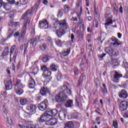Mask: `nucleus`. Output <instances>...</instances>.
I'll list each match as a JSON object with an SVG mask.
<instances>
[{
    "label": "nucleus",
    "mask_w": 128,
    "mask_h": 128,
    "mask_svg": "<svg viewBox=\"0 0 128 128\" xmlns=\"http://www.w3.org/2000/svg\"><path fill=\"white\" fill-rule=\"evenodd\" d=\"M32 10H34L33 7L28 10L22 16V20H26L24 22V25L21 31L20 36L22 37L24 36L26 34V29L28 28V26H30V22L28 21V14H32Z\"/></svg>",
    "instance_id": "1"
},
{
    "label": "nucleus",
    "mask_w": 128,
    "mask_h": 128,
    "mask_svg": "<svg viewBox=\"0 0 128 128\" xmlns=\"http://www.w3.org/2000/svg\"><path fill=\"white\" fill-rule=\"evenodd\" d=\"M68 88V86H64L61 87L60 90L58 94L56 96V100L57 102H64L66 100V88Z\"/></svg>",
    "instance_id": "2"
},
{
    "label": "nucleus",
    "mask_w": 128,
    "mask_h": 128,
    "mask_svg": "<svg viewBox=\"0 0 128 128\" xmlns=\"http://www.w3.org/2000/svg\"><path fill=\"white\" fill-rule=\"evenodd\" d=\"M68 24L65 20H60L56 22V24L52 26V30H56V28H60V30H68Z\"/></svg>",
    "instance_id": "3"
},
{
    "label": "nucleus",
    "mask_w": 128,
    "mask_h": 128,
    "mask_svg": "<svg viewBox=\"0 0 128 128\" xmlns=\"http://www.w3.org/2000/svg\"><path fill=\"white\" fill-rule=\"evenodd\" d=\"M105 52L108 54L110 56H118L120 52L118 50H114L112 48H105Z\"/></svg>",
    "instance_id": "4"
},
{
    "label": "nucleus",
    "mask_w": 128,
    "mask_h": 128,
    "mask_svg": "<svg viewBox=\"0 0 128 128\" xmlns=\"http://www.w3.org/2000/svg\"><path fill=\"white\" fill-rule=\"evenodd\" d=\"M122 78V74L114 71V76H112V80L114 82L118 84L120 82V78Z\"/></svg>",
    "instance_id": "5"
},
{
    "label": "nucleus",
    "mask_w": 128,
    "mask_h": 128,
    "mask_svg": "<svg viewBox=\"0 0 128 128\" xmlns=\"http://www.w3.org/2000/svg\"><path fill=\"white\" fill-rule=\"evenodd\" d=\"M50 120V118L46 114L44 113L40 118L37 119V122H39V124L44 122H48Z\"/></svg>",
    "instance_id": "6"
},
{
    "label": "nucleus",
    "mask_w": 128,
    "mask_h": 128,
    "mask_svg": "<svg viewBox=\"0 0 128 128\" xmlns=\"http://www.w3.org/2000/svg\"><path fill=\"white\" fill-rule=\"evenodd\" d=\"M41 70L43 72L42 76L44 78H48L52 75V72L48 71V68L46 66H42L41 67Z\"/></svg>",
    "instance_id": "7"
},
{
    "label": "nucleus",
    "mask_w": 128,
    "mask_h": 128,
    "mask_svg": "<svg viewBox=\"0 0 128 128\" xmlns=\"http://www.w3.org/2000/svg\"><path fill=\"white\" fill-rule=\"evenodd\" d=\"M18 50L16 45H14L11 47L10 50V56H12V54H13V58L14 60H16V56L18 54Z\"/></svg>",
    "instance_id": "8"
},
{
    "label": "nucleus",
    "mask_w": 128,
    "mask_h": 128,
    "mask_svg": "<svg viewBox=\"0 0 128 128\" xmlns=\"http://www.w3.org/2000/svg\"><path fill=\"white\" fill-rule=\"evenodd\" d=\"M32 124V122H26V124H18V126L20 128H36V124Z\"/></svg>",
    "instance_id": "9"
},
{
    "label": "nucleus",
    "mask_w": 128,
    "mask_h": 128,
    "mask_svg": "<svg viewBox=\"0 0 128 128\" xmlns=\"http://www.w3.org/2000/svg\"><path fill=\"white\" fill-rule=\"evenodd\" d=\"M48 102L47 100H44V101L42 102L38 105V108L42 112H44L46 110V108H48Z\"/></svg>",
    "instance_id": "10"
},
{
    "label": "nucleus",
    "mask_w": 128,
    "mask_h": 128,
    "mask_svg": "<svg viewBox=\"0 0 128 128\" xmlns=\"http://www.w3.org/2000/svg\"><path fill=\"white\" fill-rule=\"evenodd\" d=\"M77 8L74 10V12L77 14L78 18L82 14V6L80 5V3L76 4Z\"/></svg>",
    "instance_id": "11"
},
{
    "label": "nucleus",
    "mask_w": 128,
    "mask_h": 128,
    "mask_svg": "<svg viewBox=\"0 0 128 128\" xmlns=\"http://www.w3.org/2000/svg\"><path fill=\"white\" fill-rule=\"evenodd\" d=\"M36 108V106L34 104H31L26 107V110L32 114H35Z\"/></svg>",
    "instance_id": "12"
},
{
    "label": "nucleus",
    "mask_w": 128,
    "mask_h": 128,
    "mask_svg": "<svg viewBox=\"0 0 128 128\" xmlns=\"http://www.w3.org/2000/svg\"><path fill=\"white\" fill-rule=\"evenodd\" d=\"M128 108V102L126 101H122L120 103L119 110L121 112H124V110H126Z\"/></svg>",
    "instance_id": "13"
},
{
    "label": "nucleus",
    "mask_w": 128,
    "mask_h": 128,
    "mask_svg": "<svg viewBox=\"0 0 128 128\" xmlns=\"http://www.w3.org/2000/svg\"><path fill=\"white\" fill-rule=\"evenodd\" d=\"M118 96L120 98H128V94L126 90H122L118 93Z\"/></svg>",
    "instance_id": "14"
},
{
    "label": "nucleus",
    "mask_w": 128,
    "mask_h": 128,
    "mask_svg": "<svg viewBox=\"0 0 128 128\" xmlns=\"http://www.w3.org/2000/svg\"><path fill=\"white\" fill-rule=\"evenodd\" d=\"M56 30V34L58 38H62V36L66 34V30L58 28H57Z\"/></svg>",
    "instance_id": "15"
},
{
    "label": "nucleus",
    "mask_w": 128,
    "mask_h": 128,
    "mask_svg": "<svg viewBox=\"0 0 128 128\" xmlns=\"http://www.w3.org/2000/svg\"><path fill=\"white\" fill-rule=\"evenodd\" d=\"M50 89L46 86H43L40 90V94L42 96H46L48 94H50Z\"/></svg>",
    "instance_id": "16"
},
{
    "label": "nucleus",
    "mask_w": 128,
    "mask_h": 128,
    "mask_svg": "<svg viewBox=\"0 0 128 128\" xmlns=\"http://www.w3.org/2000/svg\"><path fill=\"white\" fill-rule=\"evenodd\" d=\"M39 24L40 26V28L43 30H46L48 28V23L46 20H42L39 22Z\"/></svg>",
    "instance_id": "17"
},
{
    "label": "nucleus",
    "mask_w": 128,
    "mask_h": 128,
    "mask_svg": "<svg viewBox=\"0 0 128 128\" xmlns=\"http://www.w3.org/2000/svg\"><path fill=\"white\" fill-rule=\"evenodd\" d=\"M5 84V87L7 90H12V80H9L8 82H4Z\"/></svg>",
    "instance_id": "18"
},
{
    "label": "nucleus",
    "mask_w": 128,
    "mask_h": 128,
    "mask_svg": "<svg viewBox=\"0 0 128 128\" xmlns=\"http://www.w3.org/2000/svg\"><path fill=\"white\" fill-rule=\"evenodd\" d=\"M21 88H24V86L20 82V80H17L16 84H15L14 90H20Z\"/></svg>",
    "instance_id": "19"
},
{
    "label": "nucleus",
    "mask_w": 128,
    "mask_h": 128,
    "mask_svg": "<svg viewBox=\"0 0 128 128\" xmlns=\"http://www.w3.org/2000/svg\"><path fill=\"white\" fill-rule=\"evenodd\" d=\"M28 86L30 88H34L36 86V82L32 79V78H30L29 80Z\"/></svg>",
    "instance_id": "20"
},
{
    "label": "nucleus",
    "mask_w": 128,
    "mask_h": 128,
    "mask_svg": "<svg viewBox=\"0 0 128 128\" xmlns=\"http://www.w3.org/2000/svg\"><path fill=\"white\" fill-rule=\"evenodd\" d=\"M9 52H8V48L6 47L4 52L2 53V55L0 56V60H4V56H8V54Z\"/></svg>",
    "instance_id": "21"
},
{
    "label": "nucleus",
    "mask_w": 128,
    "mask_h": 128,
    "mask_svg": "<svg viewBox=\"0 0 128 128\" xmlns=\"http://www.w3.org/2000/svg\"><path fill=\"white\" fill-rule=\"evenodd\" d=\"M56 124V120L52 118H52H50L48 121V122H46V124H48V126H54V124Z\"/></svg>",
    "instance_id": "22"
},
{
    "label": "nucleus",
    "mask_w": 128,
    "mask_h": 128,
    "mask_svg": "<svg viewBox=\"0 0 128 128\" xmlns=\"http://www.w3.org/2000/svg\"><path fill=\"white\" fill-rule=\"evenodd\" d=\"M112 40V42L110 43V44H112L113 46H120L122 44L118 42V40L114 38H111Z\"/></svg>",
    "instance_id": "23"
},
{
    "label": "nucleus",
    "mask_w": 128,
    "mask_h": 128,
    "mask_svg": "<svg viewBox=\"0 0 128 128\" xmlns=\"http://www.w3.org/2000/svg\"><path fill=\"white\" fill-rule=\"evenodd\" d=\"M59 118L61 120H64L66 118V112L62 111L59 113Z\"/></svg>",
    "instance_id": "24"
},
{
    "label": "nucleus",
    "mask_w": 128,
    "mask_h": 128,
    "mask_svg": "<svg viewBox=\"0 0 128 128\" xmlns=\"http://www.w3.org/2000/svg\"><path fill=\"white\" fill-rule=\"evenodd\" d=\"M18 24V22H14V20H10L8 23V26L11 28H16Z\"/></svg>",
    "instance_id": "25"
},
{
    "label": "nucleus",
    "mask_w": 128,
    "mask_h": 128,
    "mask_svg": "<svg viewBox=\"0 0 128 128\" xmlns=\"http://www.w3.org/2000/svg\"><path fill=\"white\" fill-rule=\"evenodd\" d=\"M110 24H112V19L110 18H107L106 20L104 26H110Z\"/></svg>",
    "instance_id": "26"
},
{
    "label": "nucleus",
    "mask_w": 128,
    "mask_h": 128,
    "mask_svg": "<svg viewBox=\"0 0 128 128\" xmlns=\"http://www.w3.org/2000/svg\"><path fill=\"white\" fill-rule=\"evenodd\" d=\"M64 128H74V124L72 122H69L65 124Z\"/></svg>",
    "instance_id": "27"
},
{
    "label": "nucleus",
    "mask_w": 128,
    "mask_h": 128,
    "mask_svg": "<svg viewBox=\"0 0 128 128\" xmlns=\"http://www.w3.org/2000/svg\"><path fill=\"white\" fill-rule=\"evenodd\" d=\"M50 60V56H48V55L46 54L43 56L42 62H48Z\"/></svg>",
    "instance_id": "28"
},
{
    "label": "nucleus",
    "mask_w": 128,
    "mask_h": 128,
    "mask_svg": "<svg viewBox=\"0 0 128 128\" xmlns=\"http://www.w3.org/2000/svg\"><path fill=\"white\" fill-rule=\"evenodd\" d=\"M112 7L114 10V13L115 14H118V6H116V3L113 4Z\"/></svg>",
    "instance_id": "29"
},
{
    "label": "nucleus",
    "mask_w": 128,
    "mask_h": 128,
    "mask_svg": "<svg viewBox=\"0 0 128 128\" xmlns=\"http://www.w3.org/2000/svg\"><path fill=\"white\" fill-rule=\"evenodd\" d=\"M66 108H72V100H68L65 104Z\"/></svg>",
    "instance_id": "30"
},
{
    "label": "nucleus",
    "mask_w": 128,
    "mask_h": 128,
    "mask_svg": "<svg viewBox=\"0 0 128 128\" xmlns=\"http://www.w3.org/2000/svg\"><path fill=\"white\" fill-rule=\"evenodd\" d=\"M50 68L52 72H56L58 70V66L54 64H51L50 65Z\"/></svg>",
    "instance_id": "31"
},
{
    "label": "nucleus",
    "mask_w": 128,
    "mask_h": 128,
    "mask_svg": "<svg viewBox=\"0 0 128 128\" xmlns=\"http://www.w3.org/2000/svg\"><path fill=\"white\" fill-rule=\"evenodd\" d=\"M20 103L22 106H24L28 103V100L26 98H21L20 99Z\"/></svg>",
    "instance_id": "32"
},
{
    "label": "nucleus",
    "mask_w": 128,
    "mask_h": 128,
    "mask_svg": "<svg viewBox=\"0 0 128 128\" xmlns=\"http://www.w3.org/2000/svg\"><path fill=\"white\" fill-rule=\"evenodd\" d=\"M102 86H103V88H102V90L103 94H108V89L106 88V84H103Z\"/></svg>",
    "instance_id": "33"
},
{
    "label": "nucleus",
    "mask_w": 128,
    "mask_h": 128,
    "mask_svg": "<svg viewBox=\"0 0 128 128\" xmlns=\"http://www.w3.org/2000/svg\"><path fill=\"white\" fill-rule=\"evenodd\" d=\"M46 48H47L46 44H42L40 46V50L42 52H44V50H46Z\"/></svg>",
    "instance_id": "34"
},
{
    "label": "nucleus",
    "mask_w": 128,
    "mask_h": 128,
    "mask_svg": "<svg viewBox=\"0 0 128 128\" xmlns=\"http://www.w3.org/2000/svg\"><path fill=\"white\" fill-rule=\"evenodd\" d=\"M70 10V6L68 5H64V14H68Z\"/></svg>",
    "instance_id": "35"
},
{
    "label": "nucleus",
    "mask_w": 128,
    "mask_h": 128,
    "mask_svg": "<svg viewBox=\"0 0 128 128\" xmlns=\"http://www.w3.org/2000/svg\"><path fill=\"white\" fill-rule=\"evenodd\" d=\"M47 116H48L50 118H52V110H47L44 112Z\"/></svg>",
    "instance_id": "36"
},
{
    "label": "nucleus",
    "mask_w": 128,
    "mask_h": 128,
    "mask_svg": "<svg viewBox=\"0 0 128 128\" xmlns=\"http://www.w3.org/2000/svg\"><path fill=\"white\" fill-rule=\"evenodd\" d=\"M6 122L8 124H12V119L10 117H8L6 118Z\"/></svg>",
    "instance_id": "37"
},
{
    "label": "nucleus",
    "mask_w": 128,
    "mask_h": 128,
    "mask_svg": "<svg viewBox=\"0 0 128 128\" xmlns=\"http://www.w3.org/2000/svg\"><path fill=\"white\" fill-rule=\"evenodd\" d=\"M16 90V93L17 94H22L24 92V90H22V89H18V90Z\"/></svg>",
    "instance_id": "38"
},
{
    "label": "nucleus",
    "mask_w": 128,
    "mask_h": 128,
    "mask_svg": "<svg viewBox=\"0 0 128 128\" xmlns=\"http://www.w3.org/2000/svg\"><path fill=\"white\" fill-rule=\"evenodd\" d=\"M78 118V113H73L71 114V118Z\"/></svg>",
    "instance_id": "39"
},
{
    "label": "nucleus",
    "mask_w": 128,
    "mask_h": 128,
    "mask_svg": "<svg viewBox=\"0 0 128 128\" xmlns=\"http://www.w3.org/2000/svg\"><path fill=\"white\" fill-rule=\"evenodd\" d=\"M55 42L58 46H62V40H56Z\"/></svg>",
    "instance_id": "40"
},
{
    "label": "nucleus",
    "mask_w": 128,
    "mask_h": 128,
    "mask_svg": "<svg viewBox=\"0 0 128 128\" xmlns=\"http://www.w3.org/2000/svg\"><path fill=\"white\" fill-rule=\"evenodd\" d=\"M62 14H64V12H62V10H60L58 11V18H62Z\"/></svg>",
    "instance_id": "41"
},
{
    "label": "nucleus",
    "mask_w": 128,
    "mask_h": 128,
    "mask_svg": "<svg viewBox=\"0 0 128 128\" xmlns=\"http://www.w3.org/2000/svg\"><path fill=\"white\" fill-rule=\"evenodd\" d=\"M122 88H128V80L126 81L124 83L122 84Z\"/></svg>",
    "instance_id": "42"
},
{
    "label": "nucleus",
    "mask_w": 128,
    "mask_h": 128,
    "mask_svg": "<svg viewBox=\"0 0 128 128\" xmlns=\"http://www.w3.org/2000/svg\"><path fill=\"white\" fill-rule=\"evenodd\" d=\"M2 114H6L7 116L8 114V109H6V106H3V110H2Z\"/></svg>",
    "instance_id": "43"
},
{
    "label": "nucleus",
    "mask_w": 128,
    "mask_h": 128,
    "mask_svg": "<svg viewBox=\"0 0 128 128\" xmlns=\"http://www.w3.org/2000/svg\"><path fill=\"white\" fill-rule=\"evenodd\" d=\"M62 75L60 73H58V74H57L58 80V81L62 80Z\"/></svg>",
    "instance_id": "44"
},
{
    "label": "nucleus",
    "mask_w": 128,
    "mask_h": 128,
    "mask_svg": "<svg viewBox=\"0 0 128 128\" xmlns=\"http://www.w3.org/2000/svg\"><path fill=\"white\" fill-rule=\"evenodd\" d=\"M28 4V0H20V4L24 6Z\"/></svg>",
    "instance_id": "45"
},
{
    "label": "nucleus",
    "mask_w": 128,
    "mask_h": 128,
    "mask_svg": "<svg viewBox=\"0 0 128 128\" xmlns=\"http://www.w3.org/2000/svg\"><path fill=\"white\" fill-rule=\"evenodd\" d=\"M112 122H113V126L114 128H118V122L116 121H114V120H112Z\"/></svg>",
    "instance_id": "46"
},
{
    "label": "nucleus",
    "mask_w": 128,
    "mask_h": 128,
    "mask_svg": "<svg viewBox=\"0 0 128 128\" xmlns=\"http://www.w3.org/2000/svg\"><path fill=\"white\" fill-rule=\"evenodd\" d=\"M28 44H25V46L24 47V54H26V52H28Z\"/></svg>",
    "instance_id": "47"
},
{
    "label": "nucleus",
    "mask_w": 128,
    "mask_h": 128,
    "mask_svg": "<svg viewBox=\"0 0 128 128\" xmlns=\"http://www.w3.org/2000/svg\"><path fill=\"white\" fill-rule=\"evenodd\" d=\"M52 116H56L58 114V110L56 109H54L52 110Z\"/></svg>",
    "instance_id": "48"
},
{
    "label": "nucleus",
    "mask_w": 128,
    "mask_h": 128,
    "mask_svg": "<svg viewBox=\"0 0 128 128\" xmlns=\"http://www.w3.org/2000/svg\"><path fill=\"white\" fill-rule=\"evenodd\" d=\"M66 90L67 92V94L69 95V96H70V94H72V90H70V88H68V87L67 88H65V92Z\"/></svg>",
    "instance_id": "49"
},
{
    "label": "nucleus",
    "mask_w": 128,
    "mask_h": 128,
    "mask_svg": "<svg viewBox=\"0 0 128 128\" xmlns=\"http://www.w3.org/2000/svg\"><path fill=\"white\" fill-rule=\"evenodd\" d=\"M33 72L34 74H36L38 72V66H36L34 67L33 69Z\"/></svg>",
    "instance_id": "50"
},
{
    "label": "nucleus",
    "mask_w": 128,
    "mask_h": 128,
    "mask_svg": "<svg viewBox=\"0 0 128 128\" xmlns=\"http://www.w3.org/2000/svg\"><path fill=\"white\" fill-rule=\"evenodd\" d=\"M4 8L6 10H8L10 9V7L8 4H5L4 5Z\"/></svg>",
    "instance_id": "51"
},
{
    "label": "nucleus",
    "mask_w": 128,
    "mask_h": 128,
    "mask_svg": "<svg viewBox=\"0 0 128 128\" xmlns=\"http://www.w3.org/2000/svg\"><path fill=\"white\" fill-rule=\"evenodd\" d=\"M70 52V48H68L66 51L64 52V56H68Z\"/></svg>",
    "instance_id": "52"
},
{
    "label": "nucleus",
    "mask_w": 128,
    "mask_h": 128,
    "mask_svg": "<svg viewBox=\"0 0 128 128\" xmlns=\"http://www.w3.org/2000/svg\"><path fill=\"white\" fill-rule=\"evenodd\" d=\"M74 124L76 128H80V123L78 122H74Z\"/></svg>",
    "instance_id": "53"
},
{
    "label": "nucleus",
    "mask_w": 128,
    "mask_h": 128,
    "mask_svg": "<svg viewBox=\"0 0 128 128\" xmlns=\"http://www.w3.org/2000/svg\"><path fill=\"white\" fill-rule=\"evenodd\" d=\"M74 74L76 76H78V69L77 67H75L74 69Z\"/></svg>",
    "instance_id": "54"
},
{
    "label": "nucleus",
    "mask_w": 128,
    "mask_h": 128,
    "mask_svg": "<svg viewBox=\"0 0 128 128\" xmlns=\"http://www.w3.org/2000/svg\"><path fill=\"white\" fill-rule=\"evenodd\" d=\"M36 42V41L34 40V38H32L31 40H28V42H30V44H31L32 45L34 44V42Z\"/></svg>",
    "instance_id": "55"
},
{
    "label": "nucleus",
    "mask_w": 128,
    "mask_h": 128,
    "mask_svg": "<svg viewBox=\"0 0 128 128\" xmlns=\"http://www.w3.org/2000/svg\"><path fill=\"white\" fill-rule=\"evenodd\" d=\"M48 42H49V44H50L51 46H52V44H54V42H52V39L50 37L48 38Z\"/></svg>",
    "instance_id": "56"
},
{
    "label": "nucleus",
    "mask_w": 128,
    "mask_h": 128,
    "mask_svg": "<svg viewBox=\"0 0 128 128\" xmlns=\"http://www.w3.org/2000/svg\"><path fill=\"white\" fill-rule=\"evenodd\" d=\"M9 16L12 20H14V12H10L9 14Z\"/></svg>",
    "instance_id": "57"
},
{
    "label": "nucleus",
    "mask_w": 128,
    "mask_h": 128,
    "mask_svg": "<svg viewBox=\"0 0 128 128\" xmlns=\"http://www.w3.org/2000/svg\"><path fill=\"white\" fill-rule=\"evenodd\" d=\"M7 1L10 4H16V1L14 0H7Z\"/></svg>",
    "instance_id": "58"
},
{
    "label": "nucleus",
    "mask_w": 128,
    "mask_h": 128,
    "mask_svg": "<svg viewBox=\"0 0 128 128\" xmlns=\"http://www.w3.org/2000/svg\"><path fill=\"white\" fill-rule=\"evenodd\" d=\"M106 56V54L105 53H103L102 54L99 56V58H100L101 60H102V58H104Z\"/></svg>",
    "instance_id": "59"
},
{
    "label": "nucleus",
    "mask_w": 128,
    "mask_h": 128,
    "mask_svg": "<svg viewBox=\"0 0 128 128\" xmlns=\"http://www.w3.org/2000/svg\"><path fill=\"white\" fill-rule=\"evenodd\" d=\"M16 6H22V4H20V0L19 1H18L16 3Z\"/></svg>",
    "instance_id": "60"
},
{
    "label": "nucleus",
    "mask_w": 128,
    "mask_h": 128,
    "mask_svg": "<svg viewBox=\"0 0 128 128\" xmlns=\"http://www.w3.org/2000/svg\"><path fill=\"white\" fill-rule=\"evenodd\" d=\"M20 33L18 32H17L14 34V36L15 38H18L20 36Z\"/></svg>",
    "instance_id": "61"
},
{
    "label": "nucleus",
    "mask_w": 128,
    "mask_h": 128,
    "mask_svg": "<svg viewBox=\"0 0 128 128\" xmlns=\"http://www.w3.org/2000/svg\"><path fill=\"white\" fill-rule=\"evenodd\" d=\"M119 12H120V14H122V12H124L122 6V5L120 6V8H119Z\"/></svg>",
    "instance_id": "62"
},
{
    "label": "nucleus",
    "mask_w": 128,
    "mask_h": 128,
    "mask_svg": "<svg viewBox=\"0 0 128 128\" xmlns=\"http://www.w3.org/2000/svg\"><path fill=\"white\" fill-rule=\"evenodd\" d=\"M1 94L2 96H6L8 94V93H6V90H4V91H2L1 92Z\"/></svg>",
    "instance_id": "63"
},
{
    "label": "nucleus",
    "mask_w": 128,
    "mask_h": 128,
    "mask_svg": "<svg viewBox=\"0 0 128 128\" xmlns=\"http://www.w3.org/2000/svg\"><path fill=\"white\" fill-rule=\"evenodd\" d=\"M124 118H128V110L124 114Z\"/></svg>",
    "instance_id": "64"
}]
</instances>
